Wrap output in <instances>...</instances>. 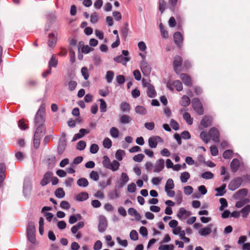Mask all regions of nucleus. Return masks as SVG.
Returning a JSON list of instances; mask_svg holds the SVG:
<instances>
[{
	"instance_id": "obj_37",
	"label": "nucleus",
	"mask_w": 250,
	"mask_h": 250,
	"mask_svg": "<svg viewBox=\"0 0 250 250\" xmlns=\"http://www.w3.org/2000/svg\"><path fill=\"white\" fill-rule=\"evenodd\" d=\"M135 112L140 115H145L146 113V110L145 107L141 105H137L135 108Z\"/></svg>"
},
{
	"instance_id": "obj_36",
	"label": "nucleus",
	"mask_w": 250,
	"mask_h": 250,
	"mask_svg": "<svg viewBox=\"0 0 250 250\" xmlns=\"http://www.w3.org/2000/svg\"><path fill=\"white\" fill-rule=\"evenodd\" d=\"M128 214L131 216H134L136 219L138 220H140L141 216V215L137 212L136 209L133 208H130L128 210Z\"/></svg>"
},
{
	"instance_id": "obj_7",
	"label": "nucleus",
	"mask_w": 250,
	"mask_h": 250,
	"mask_svg": "<svg viewBox=\"0 0 250 250\" xmlns=\"http://www.w3.org/2000/svg\"><path fill=\"white\" fill-rule=\"evenodd\" d=\"M209 136L215 143H219L220 141V133L218 130L214 127H211L208 132Z\"/></svg>"
},
{
	"instance_id": "obj_47",
	"label": "nucleus",
	"mask_w": 250,
	"mask_h": 250,
	"mask_svg": "<svg viewBox=\"0 0 250 250\" xmlns=\"http://www.w3.org/2000/svg\"><path fill=\"white\" fill-rule=\"evenodd\" d=\"M114 72L112 71H108L106 72L105 79L106 80L107 82L109 83L112 82L113 78L114 77Z\"/></svg>"
},
{
	"instance_id": "obj_15",
	"label": "nucleus",
	"mask_w": 250,
	"mask_h": 250,
	"mask_svg": "<svg viewBox=\"0 0 250 250\" xmlns=\"http://www.w3.org/2000/svg\"><path fill=\"white\" fill-rule=\"evenodd\" d=\"M184 83L188 86H191L192 85V81L189 76L185 73H182L180 76Z\"/></svg>"
},
{
	"instance_id": "obj_33",
	"label": "nucleus",
	"mask_w": 250,
	"mask_h": 250,
	"mask_svg": "<svg viewBox=\"0 0 250 250\" xmlns=\"http://www.w3.org/2000/svg\"><path fill=\"white\" fill-rule=\"evenodd\" d=\"M47 161L48 168L49 169L52 168L54 167L55 164L56 162L55 156L52 155L50 158L47 159Z\"/></svg>"
},
{
	"instance_id": "obj_43",
	"label": "nucleus",
	"mask_w": 250,
	"mask_h": 250,
	"mask_svg": "<svg viewBox=\"0 0 250 250\" xmlns=\"http://www.w3.org/2000/svg\"><path fill=\"white\" fill-rule=\"evenodd\" d=\"M110 164L111 162L108 157L106 155L104 156L103 157V166L106 168L109 169Z\"/></svg>"
},
{
	"instance_id": "obj_11",
	"label": "nucleus",
	"mask_w": 250,
	"mask_h": 250,
	"mask_svg": "<svg viewBox=\"0 0 250 250\" xmlns=\"http://www.w3.org/2000/svg\"><path fill=\"white\" fill-rule=\"evenodd\" d=\"M53 173L51 171H47L43 175V177L41 181L40 184L42 186L47 185L50 181Z\"/></svg>"
},
{
	"instance_id": "obj_22",
	"label": "nucleus",
	"mask_w": 250,
	"mask_h": 250,
	"mask_svg": "<svg viewBox=\"0 0 250 250\" xmlns=\"http://www.w3.org/2000/svg\"><path fill=\"white\" fill-rule=\"evenodd\" d=\"M212 225H209L207 227L202 228L199 231V233L201 236H206L211 233L212 230L211 227Z\"/></svg>"
},
{
	"instance_id": "obj_2",
	"label": "nucleus",
	"mask_w": 250,
	"mask_h": 250,
	"mask_svg": "<svg viewBox=\"0 0 250 250\" xmlns=\"http://www.w3.org/2000/svg\"><path fill=\"white\" fill-rule=\"evenodd\" d=\"M36 229L33 222H30L28 223L27 227V235L29 241L32 244H34L36 241L35 237Z\"/></svg>"
},
{
	"instance_id": "obj_39",
	"label": "nucleus",
	"mask_w": 250,
	"mask_h": 250,
	"mask_svg": "<svg viewBox=\"0 0 250 250\" xmlns=\"http://www.w3.org/2000/svg\"><path fill=\"white\" fill-rule=\"evenodd\" d=\"M119 167L120 163L116 160H113L112 163H111L109 169H111L113 171H115L119 169Z\"/></svg>"
},
{
	"instance_id": "obj_30",
	"label": "nucleus",
	"mask_w": 250,
	"mask_h": 250,
	"mask_svg": "<svg viewBox=\"0 0 250 250\" xmlns=\"http://www.w3.org/2000/svg\"><path fill=\"white\" fill-rule=\"evenodd\" d=\"M84 226V223L82 221L78 222L76 225L73 226L71 229V232L73 234H75L77 231L80 229L83 228Z\"/></svg>"
},
{
	"instance_id": "obj_12",
	"label": "nucleus",
	"mask_w": 250,
	"mask_h": 250,
	"mask_svg": "<svg viewBox=\"0 0 250 250\" xmlns=\"http://www.w3.org/2000/svg\"><path fill=\"white\" fill-rule=\"evenodd\" d=\"M212 118L210 116H205L200 122V125L205 128L208 127L212 125Z\"/></svg>"
},
{
	"instance_id": "obj_17",
	"label": "nucleus",
	"mask_w": 250,
	"mask_h": 250,
	"mask_svg": "<svg viewBox=\"0 0 250 250\" xmlns=\"http://www.w3.org/2000/svg\"><path fill=\"white\" fill-rule=\"evenodd\" d=\"M231 170L232 172H236L238 170L240 167V162L237 158H234L232 160L230 164Z\"/></svg>"
},
{
	"instance_id": "obj_9",
	"label": "nucleus",
	"mask_w": 250,
	"mask_h": 250,
	"mask_svg": "<svg viewBox=\"0 0 250 250\" xmlns=\"http://www.w3.org/2000/svg\"><path fill=\"white\" fill-rule=\"evenodd\" d=\"M141 71L145 76L149 75L151 72V67L148 63L144 60H142L140 64Z\"/></svg>"
},
{
	"instance_id": "obj_63",
	"label": "nucleus",
	"mask_w": 250,
	"mask_h": 250,
	"mask_svg": "<svg viewBox=\"0 0 250 250\" xmlns=\"http://www.w3.org/2000/svg\"><path fill=\"white\" fill-rule=\"evenodd\" d=\"M99 146L96 144H93L90 147V152L92 154L96 153L99 150Z\"/></svg>"
},
{
	"instance_id": "obj_57",
	"label": "nucleus",
	"mask_w": 250,
	"mask_h": 250,
	"mask_svg": "<svg viewBox=\"0 0 250 250\" xmlns=\"http://www.w3.org/2000/svg\"><path fill=\"white\" fill-rule=\"evenodd\" d=\"M232 154L233 151L232 150L227 149L224 152L223 157L225 159H229L232 157Z\"/></svg>"
},
{
	"instance_id": "obj_26",
	"label": "nucleus",
	"mask_w": 250,
	"mask_h": 250,
	"mask_svg": "<svg viewBox=\"0 0 250 250\" xmlns=\"http://www.w3.org/2000/svg\"><path fill=\"white\" fill-rule=\"evenodd\" d=\"M88 198V194L86 192H82L77 195L76 199L79 202H83Z\"/></svg>"
},
{
	"instance_id": "obj_60",
	"label": "nucleus",
	"mask_w": 250,
	"mask_h": 250,
	"mask_svg": "<svg viewBox=\"0 0 250 250\" xmlns=\"http://www.w3.org/2000/svg\"><path fill=\"white\" fill-rule=\"evenodd\" d=\"M81 73L84 80H87L89 78L87 68L86 67H82L81 69Z\"/></svg>"
},
{
	"instance_id": "obj_25",
	"label": "nucleus",
	"mask_w": 250,
	"mask_h": 250,
	"mask_svg": "<svg viewBox=\"0 0 250 250\" xmlns=\"http://www.w3.org/2000/svg\"><path fill=\"white\" fill-rule=\"evenodd\" d=\"M32 186L30 184H24L23 188V193L25 197H28L31 192Z\"/></svg>"
},
{
	"instance_id": "obj_61",
	"label": "nucleus",
	"mask_w": 250,
	"mask_h": 250,
	"mask_svg": "<svg viewBox=\"0 0 250 250\" xmlns=\"http://www.w3.org/2000/svg\"><path fill=\"white\" fill-rule=\"evenodd\" d=\"M99 20L98 15L97 13L94 12L90 16V21L92 23H96Z\"/></svg>"
},
{
	"instance_id": "obj_48",
	"label": "nucleus",
	"mask_w": 250,
	"mask_h": 250,
	"mask_svg": "<svg viewBox=\"0 0 250 250\" xmlns=\"http://www.w3.org/2000/svg\"><path fill=\"white\" fill-rule=\"evenodd\" d=\"M110 133L113 138H116L119 136V131L117 128L112 127L110 130Z\"/></svg>"
},
{
	"instance_id": "obj_27",
	"label": "nucleus",
	"mask_w": 250,
	"mask_h": 250,
	"mask_svg": "<svg viewBox=\"0 0 250 250\" xmlns=\"http://www.w3.org/2000/svg\"><path fill=\"white\" fill-rule=\"evenodd\" d=\"M250 212V205L247 204V206L244 207L243 208H242L240 211V214L241 213L242 216L244 218H246L248 215L249 213Z\"/></svg>"
},
{
	"instance_id": "obj_13",
	"label": "nucleus",
	"mask_w": 250,
	"mask_h": 250,
	"mask_svg": "<svg viewBox=\"0 0 250 250\" xmlns=\"http://www.w3.org/2000/svg\"><path fill=\"white\" fill-rule=\"evenodd\" d=\"M37 126L36 131L34 133V135L37 137L40 136L42 137L43 136L46 132V127L44 125H35Z\"/></svg>"
},
{
	"instance_id": "obj_29",
	"label": "nucleus",
	"mask_w": 250,
	"mask_h": 250,
	"mask_svg": "<svg viewBox=\"0 0 250 250\" xmlns=\"http://www.w3.org/2000/svg\"><path fill=\"white\" fill-rule=\"evenodd\" d=\"M77 185L80 187L85 188L88 186L89 183L85 178H81L77 180Z\"/></svg>"
},
{
	"instance_id": "obj_18",
	"label": "nucleus",
	"mask_w": 250,
	"mask_h": 250,
	"mask_svg": "<svg viewBox=\"0 0 250 250\" xmlns=\"http://www.w3.org/2000/svg\"><path fill=\"white\" fill-rule=\"evenodd\" d=\"M5 165L2 163H0V188L2 186V183L5 179Z\"/></svg>"
},
{
	"instance_id": "obj_64",
	"label": "nucleus",
	"mask_w": 250,
	"mask_h": 250,
	"mask_svg": "<svg viewBox=\"0 0 250 250\" xmlns=\"http://www.w3.org/2000/svg\"><path fill=\"white\" fill-rule=\"evenodd\" d=\"M145 155L143 154H138L133 157V160L137 162H141L143 161Z\"/></svg>"
},
{
	"instance_id": "obj_58",
	"label": "nucleus",
	"mask_w": 250,
	"mask_h": 250,
	"mask_svg": "<svg viewBox=\"0 0 250 250\" xmlns=\"http://www.w3.org/2000/svg\"><path fill=\"white\" fill-rule=\"evenodd\" d=\"M83 160V157L82 156H77L75 157L73 162L72 164H71V167H74V165H78L81 163Z\"/></svg>"
},
{
	"instance_id": "obj_46",
	"label": "nucleus",
	"mask_w": 250,
	"mask_h": 250,
	"mask_svg": "<svg viewBox=\"0 0 250 250\" xmlns=\"http://www.w3.org/2000/svg\"><path fill=\"white\" fill-rule=\"evenodd\" d=\"M172 85L176 88L178 91H181L183 89V85L179 80H176L172 83Z\"/></svg>"
},
{
	"instance_id": "obj_4",
	"label": "nucleus",
	"mask_w": 250,
	"mask_h": 250,
	"mask_svg": "<svg viewBox=\"0 0 250 250\" xmlns=\"http://www.w3.org/2000/svg\"><path fill=\"white\" fill-rule=\"evenodd\" d=\"M243 180L240 177H237L233 178L228 185L229 189L230 190H234L238 188L241 186Z\"/></svg>"
},
{
	"instance_id": "obj_53",
	"label": "nucleus",
	"mask_w": 250,
	"mask_h": 250,
	"mask_svg": "<svg viewBox=\"0 0 250 250\" xmlns=\"http://www.w3.org/2000/svg\"><path fill=\"white\" fill-rule=\"evenodd\" d=\"M201 176L205 179H210L213 177V174L210 171H206L202 173Z\"/></svg>"
},
{
	"instance_id": "obj_56",
	"label": "nucleus",
	"mask_w": 250,
	"mask_h": 250,
	"mask_svg": "<svg viewBox=\"0 0 250 250\" xmlns=\"http://www.w3.org/2000/svg\"><path fill=\"white\" fill-rule=\"evenodd\" d=\"M90 178L95 181H97L99 179L98 173L96 171H92L89 174Z\"/></svg>"
},
{
	"instance_id": "obj_54",
	"label": "nucleus",
	"mask_w": 250,
	"mask_h": 250,
	"mask_svg": "<svg viewBox=\"0 0 250 250\" xmlns=\"http://www.w3.org/2000/svg\"><path fill=\"white\" fill-rule=\"evenodd\" d=\"M41 137L40 136L36 137L34 135L33 144L35 148L37 149L39 148L40 144V140Z\"/></svg>"
},
{
	"instance_id": "obj_49",
	"label": "nucleus",
	"mask_w": 250,
	"mask_h": 250,
	"mask_svg": "<svg viewBox=\"0 0 250 250\" xmlns=\"http://www.w3.org/2000/svg\"><path fill=\"white\" fill-rule=\"evenodd\" d=\"M58 64V60L53 55L49 62V67L51 69V67H56Z\"/></svg>"
},
{
	"instance_id": "obj_3",
	"label": "nucleus",
	"mask_w": 250,
	"mask_h": 250,
	"mask_svg": "<svg viewBox=\"0 0 250 250\" xmlns=\"http://www.w3.org/2000/svg\"><path fill=\"white\" fill-rule=\"evenodd\" d=\"M192 106L198 115H202L204 114V109L199 99L195 98L192 99Z\"/></svg>"
},
{
	"instance_id": "obj_42",
	"label": "nucleus",
	"mask_w": 250,
	"mask_h": 250,
	"mask_svg": "<svg viewBox=\"0 0 250 250\" xmlns=\"http://www.w3.org/2000/svg\"><path fill=\"white\" fill-rule=\"evenodd\" d=\"M119 189H116V186L115 187V190L109 193V197L111 199H114L119 197Z\"/></svg>"
},
{
	"instance_id": "obj_19",
	"label": "nucleus",
	"mask_w": 250,
	"mask_h": 250,
	"mask_svg": "<svg viewBox=\"0 0 250 250\" xmlns=\"http://www.w3.org/2000/svg\"><path fill=\"white\" fill-rule=\"evenodd\" d=\"M89 132V130H88V129L81 128L79 130V133L74 135L72 141H75L79 139L82 138L83 136H84L86 134H88Z\"/></svg>"
},
{
	"instance_id": "obj_23",
	"label": "nucleus",
	"mask_w": 250,
	"mask_h": 250,
	"mask_svg": "<svg viewBox=\"0 0 250 250\" xmlns=\"http://www.w3.org/2000/svg\"><path fill=\"white\" fill-rule=\"evenodd\" d=\"M226 185L225 184H224L220 187L215 188V190L217 192V193L215 194V196H223L226 192Z\"/></svg>"
},
{
	"instance_id": "obj_14",
	"label": "nucleus",
	"mask_w": 250,
	"mask_h": 250,
	"mask_svg": "<svg viewBox=\"0 0 250 250\" xmlns=\"http://www.w3.org/2000/svg\"><path fill=\"white\" fill-rule=\"evenodd\" d=\"M165 167V161L163 159H160L157 160L154 166L153 172H159L164 168Z\"/></svg>"
},
{
	"instance_id": "obj_8",
	"label": "nucleus",
	"mask_w": 250,
	"mask_h": 250,
	"mask_svg": "<svg viewBox=\"0 0 250 250\" xmlns=\"http://www.w3.org/2000/svg\"><path fill=\"white\" fill-rule=\"evenodd\" d=\"M128 181L129 177L125 173L123 172L121 174L120 180L118 181L116 184V189L122 188Z\"/></svg>"
},
{
	"instance_id": "obj_21",
	"label": "nucleus",
	"mask_w": 250,
	"mask_h": 250,
	"mask_svg": "<svg viewBox=\"0 0 250 250\" xmlns=\"http://www.w3.org/2000/svg\"><path fill=\"white\" fill-rule=\"evenodd\" d=\"M248 194V190L246 188H242L238 190L233 195L235 199L242 198Z\"/></svg>"
},
{
	"instance_id": "obj_55",
	"label": "nucleus",
	"mask_w": 250,
	"mask_h": 250,
	"mask_svg": "<svg viewBox=\"0 0 250 250\" xmlns=\"http://www.w3.org/2000/svg\"><path fill=\"white\" fill-rule=\"evenodd\" d=\"M86 146V142L84 141H80L77 145L76 148L79 150H83Z\"/></svg>"
},
{
	"instance_id": "obj_52",
	"label": "nucleus",
	"mask_w": 250,
	"mask_h": 250,
	"mask_svg": "<svg viewBox=\"0 0 250 250\" xmlns=\"http://www.w3.org/2000/svg\"><path fill=\"white\" fill-rule=\"evenodd\" d=\"M103 146L104 147L109 149L111 147L112 141L108 138H105L103 141Z\"/></svg>"
},
{
	"instance_id": "obj_62",
	"label": "nucleus",
	"mask_w": 250,
	"mask_h": 250,
	"mask_svg": "<svg viewBox=\"0 0 250 250\" xmlns=\"http://www.w3.org/2000/svg\"><path fill=\"white\" fill-rule=\"evenodd\" d=\"M170 125L173 129L177 130L179 128V125L178 123L174 119H172L170 122Z\"/></svg>"
},
{
	"instance_id": "obj_50",
	"label": "nucleus",
	"mask_w": 250,
	"mask_h": 250,
	"mask_svg": "<svg viewBox=\"0 0 250 250\" xmlns=\"http://www.w3.org/2000/svg\"><path fill=\"white\" fill-rule=\"evenodd\" d=\"M55 194L57 197L62 198L64 197L65 193L63 189L60 188L56 190Z\"/></svg>"
},
{
	"instance_id": "obj_10",
	"label": "nucleus",
	"mask_w": 250,
	"mask_h": 250,
	"mask_svg": "<svg viewBox=\"0 0 250 250\" xmlns=\"http://www.w3.org/2000/svg\"><path fill=\"white\" fill-rule=\"evenodd\" d=\"M173 40L176 46L181 48L183 42V37L180 32H176L173 35Z\"/></svg>"
},
{
	"instance_id": "obj_44",
	"label": "nucleus",
	"mask_w": 250,
	"mask_h": 250,
	"mask_svg": "<svg viewBox=\"0 0 250 250\" xmlns=\"http://www.w3.org/2000/svg\"><path fill=\"white\" fill-rule=\"evenodd\" d=\"M174 187V184L173 180L172 179H168L165 185V190H167V189H172Z\"/></svg>"
},
{
	"instance_id": "obj_59",
	"label": "nucleus",
	"mask_w": 250,
	"mask_h": 250,
	"mask_svg": "<svg viewBox=\"0 0 250 250\" xmlns=\"http://www.w3.org/2000/svg\"><path fill=\"white\" fill-rule=\"evenodd\" d=\"M174 246L173 245H162L159 246L160 250H173Z\"/></svg>"
},
{
	"instance_id": "obj_34",
	"label": "nucleus",
	"mask_w": 250,
	"mask_h": 250,
	"mask_svg": "<svg viewBox=\"0 0 250 250\" xmlns=\"http://www.w3.org/2000/svg\"><path fill=\"white\" fill-rule=\"evenodd\" d=\"M146 93L147 96L150 98H154L156 96V92L153 85L147 88Z\"/></svg>"
},
{
	"instance_id": "obj_41",
	"label": "nucleus",
	"mask_w": 250,
	"mask_h": 250,
	"mask_svg": "<svg viewBox=\"0 0 250 250\" xmlns=\"http://www.w3.org/2000/svg\"><path fill=\"white\" fill-rule=\"evenodd\" d=\"M155 136H153L151 137H150L148 139V145L150 147L153 148H156L157 146V143L156 142V140H155Z\"/></svg>"
},
{
	"instance_id": "obj_45",
	"label": "nucleus",
	"mask_w": 250,
	"mask_h": 250,
	"mask_svg": "<svg viewBox=\"0 0 250 250\" xmlns=\"http://www.w3.org/2000/svg\"><path fill=\"white\" fill-rule=\"evenodd\" d=\"M100 102V109L102 112H105L107 110V105L105 102L104 99H101L99 100Z\"/></svg>"
},
{
	"instance_id": "obj_24",
	"label": "nucleus",
	"mask_w": 250,
	"mask_h": 250,
	"mask_svg": "<svg viewBox=\"0 0 250 250\" xmlns=\"http://www.w3.org/2000/svg\"><path fill=\"white\" fill-rule=\"evenodd\" d=\"M132 120V118L128 115L124 114L121 116L119 119V123L121 124H129Z\"/></svg>"
},
{
	"instance_id": "obj_5",
	"label": "nucleus",
	"mask_w": 250,
	"mask_h": 250,
	"mask_svg": "<svg viewBox=\"0 0 250 250\" xmlns=\"http://www.w3.org/2000/svg\"><path fill=\"white\" fill-rule=\"evenodd\" d=\"M183 62L182 58L179 55H176L174 58V60L173 62V66L174 72L176 74H179L180 72V70L178 69L180 67Z\"/></svg>"
},
{
	"instance_id": "obj_51",
	"label": "nucleus",
	"mask_w": 250,
	"mask_h": 250,
	"mask_svg": "<svg viewBox=\"0 0 250 250\" xmlns=\"http://www.w3.org/2000/svg\"><path fill=\"white\" fill-rule=\"evenodd\" d=\"M125 154V151L119 149L115 153V157L118 161H122L123 159V156Z\"/></svg>"
},
{
	"instance_id": "obj_16",
	"label": "nucleus",
	"mask_w": 250,
	"mask_h": 250,
	"mask_svg": "<svg viewBox=\"0 0 250 250\" xmlns=\"http://www.w3.org/2000/svg\"><path fill=\"white\" fill-rule=\"evenodd\" d=\"M48 45L49 47L55 46L57 42V33H52L48 35Z\"/></svg>"
},
{
	"instance_id": "obj_35",
	"label": "nucleus",
	"mask_w": 250,
	"mask_h": 250,
	"mask_svg": "<svg viewBox=\"0 0 250 250\" xmlns=\"http://www.w3.org/2000/svg\"><path fill=\"white\" fill-rule=\"evenodd\" d=\"M182 101L181 102V105L184 107H187L188 106L190 103V100L189 97L186 95H184L182 97Z\"/></svg>"
},
{
	"instance_id": "obj_38",
	"label": "nucleus",
	"mask_w": 250,
	"mask_h": 250,
	"mask_svg": "<svg viewBox=\"0 0 250 250\" xmlns=\"http://www.w3.org/2000/svg\"><path fill=\"white\" fill-rule=\"evenodd\" d=\"M183 117L188 125H191L192 124L193 119L191 118L190 115L188 112H185L183 114Z\"/></svg>"
},
{
	"instance_id": "obj_31",
	"label": "nucleus",
	"mask_w": 250,
	"mask_h": 250,
	"mask_svg": "<svg viewBox=\"0 0 250 250\" xmlns=\"http://www.w3.org/2000/svg\"><path fill=\"white\" fill-rule=\"evenodd\" d=\"M120 108L124 112H128L130 110V104L126 102H122L120 105Z\"/></svg>"
},
{
	"instance_id": "obj_6",
	"label": "nucleus",
	"mask_w": 250,
	"mask_h": 250,
	"mask_svg": "<svg viewBox=\"0 0 250 250\" xmlns=\"http://www.w3.org/2000/svg\"><path fill=\"white\" fill-rule=\"evenodd\" d=\"M107 226V220L104 216H100L99 217L98 230L100 232H104Z\"/></svg>"
},
{
	"instance_id": "obj_28",
	"label": "nucleus",
	"mask_w": 250,
	"mask_h": 250,
	"mask_svg": "<svg viewBox=\"0 0 250 250\" xmlns=\"http://www.w3.org/2000/svg\"><path fill=\"white\" fill-rule=\"evenodd\" d=\"M190 215L191 213L189 211L186 210V209L183 208H180L178 212V216L180 218L187 217L189 216Z\"/></svg>"
},
{
	"instance_id": "obj_40",
	"label": "nucleus",
	"mask_w": 250,
	"mask_h": 250,
	"mask_svg": "<svg viewBox=\"0 0 250 250\" xmlns=\"http://www.w3.org/2000/svg\"><path fill=\"white\" fill-rule=\"evenodd\" d=\"M190 178V174L188 172H184L181 174L180 180L182 183H186Z\"/></svg>"
},
{
	"instance_id": "obj_1",
	"label": "nucleus",
	"mask_w": 250,
	"mask_h": 250,
	"mask_svg": "<svg viewBox=\"0 0 250 250\" xmlns=\"http://www.w3.org/2000/svg\"><path fill=\"white\" fill-rule=\"evenodd\" d=\"M45 106L42 104L36 113L34 118L35 125H44V123L45 122Z\"/></svg>"
},
{
	"instance_id": "obj_20",
	"label": "nucleus",
	"mask_w": 250,
	"mask_h": 250,
	"mask_svg": "<svg viewBox=\"0 0 250 250\" xmlns=\"http://www.w3.org/2000/svg\"><path fill=\"white\" fill-rule=\"evenodd\" d=\"M114 61L118 63H122L123 65H125L127 62H129L130 60L129 57H125L123 55H119L113 58Z\"/></svg>"
},
{
	"instance_id": "obj_32",
	"label": "nucleus",
	"mask_w": 250,
	"mask_h": 250,
	"mask_svg": "<svg viewBox=\"0 0 250 250\" xmlns=\"http://www.w3.org/2000/svg\"><path fill=\"white\" fill-rule=\"evenodd\" d=\"M178 0H168V8L172 12H174L176 10V5Z\"/></svg>"
}]
</instances>
